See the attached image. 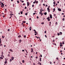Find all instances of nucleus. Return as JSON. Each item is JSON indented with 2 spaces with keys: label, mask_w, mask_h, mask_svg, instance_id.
Instances as JSON below:
<instances>
[{
  "label": "nucleus",
  "mask_w": 65,
  "mask_h": 65,
  "mask_svg": "<svg viewBox=\"0 0 65 65\" xmlns=\"http://www.w3.org/2000/svg\"><path fill=\"white\" fill-rule=\"evenodd\" d=\"M58 10H59V11H61V9H60L59 8H58Z\"/></svg>",
  "instance_id": "2"
},
{
  "label": "nucleus",
  "mask_w": 65,
  "mask_h": 65,
  "mask_svg": "<svg viewBox=\"0 0 65 65\" xmlns=\"http://www.w3.org/2000/svg\"><path fill=\"white\" fill-rule=\"evenodd\" d=\"M27 6H29V3H27Z\"/></svg>",
  "instance_id": "20"
},
{
  "label": "nucleus",
  "mask_w": 65,
  "mask_h": 65,
  "mask_svg": "<svg viewBox=\"0 0 65 65\" xmlns=\"http://www.w3.org/2000/svg\"><path fill=\"white\" fill-rule=\"evenodd\" d=\"M44 14L45 15H46L47 13H46V12H45V13H44Z\"/></svg>",
  "instance_id": "6"
},
{
  "label": "nucleus",
  "mask_w": 65,
  "mask_h": 65,
  "mask_svg": "<svg viewBox=\"0 0 65 65\" xmlns=\"http://www.w3.org/2000/svg\"><path fill=\"white\" fill-rule=\"evenodd\" d=\"M41 24H42V25H43L44 24V22H43L42 23H41Z\"/></svg>",
  "instance_id": "31"
},
{
  "label": "nucleus",
  "mask_w": 65,
  "mask_h": 65,
  "mask_svg": "<svg viewBox=\"0 0 65 65\" xmlns=\"http://www.w3.org/2000/svg\"><path fill=\"white\" fill-rule=\"evenodd\" d=\"M38 3V1H36L35 2L36 3Z\"/></svg>",
  "instance_id": "17"
},
{
  "label": "nucleus",
  "mask_w": 65,
  "mask_h": 65,
  "mask_svg": "<svg viewBox=\"0 0 65 65\" xmlns=\"http://www.w3.org/2000/svg\"><path fill=\"white\" fill-rule=\"evenodd\" d=\"M41 16H42V15H43V13H41Z\"/></svg>",
  "instance_id": "30"
},
{
  "label": "nucleus",
  "mask_w": 65,
  "mask_h": 65,
  "mask_svg": "<svg viewBox=\"0 0 65 65\" xmlns=\"http://www.w3.org/2000/svg\"><path fill=\"white\" fill-rule=\"evenodd\" d=\"M50 18H47V20H48V21H50Z\"/></svg>",
  "instance_id": "7"
},
{
  "label": "nucleus",
  "mask_w": 65,
  "mask_h": 65,
  "mask_svg": "<svg viewBox=\"0 0 65 65\" xmlns=\"http://www.w3.org/2000/svg\"><path fill=\"white\" fill-rule=\"evenodd\" d=\"M22 52H24L25 51L24 50H22Z\"/></svg>",
  "instance_id": "49"
},
{
  "label": "nucleus",
  "mask_w": 65,
  "mask_h": 65,
  "mask_svg": "<svg viewBox=\"0 0 65 65\" xmlns=\"http://www.w3.org/2000/svg\"><path fill=\"white\" fill-rule=\"evenodd\" d=\"M2 55H3V52H2Z\"/></svg>",
  "instance_id": "47"
},
{
  "label": "nucleus",
  "mask_w": 65,
  "mask_h": 65,
  "mask_svg": "<svg viewBox=\"0 0 65 65\" xmlns=\"http://www.w3.org/2000/svg\"><path fill=\"white\" fill-rule=\"evenodd\" d=\"M60 52L62 53V51L61 50L60 51Z\"/></svg>",
  "instance_id": "46"
},
{
  "label": "nucleus",
  "mask_w": 65,
  "mask_h": 65,
  "mask_svg": "<svg viewBox=\"0 0 65 65\" xmlns=\"http://www.w3.org/2000/svg\"><path fill=\"white\" fill-rule=\"evenodd\" d=\"M23 11H21V14H23Z\"/></svg>",
  "instance_id": "12"
},
{
  "label": "nucleus",
  "mask_w": 65,
  "mask_h": 65,
  "mask_svg": "<svg viewBox=\"0 0 65 65\" xmlns=\"http://www.w3.org/2000/svg\"><path fill=\"white\" fill-rule=\"evenodd\" d=\"M5 64H7V61H5Z\"/></svg>",
  "instance_id": "16"
},
{
  "label": "nucleus",
  "mask_w": 65,
  "mask_h": 65,
  "mask_svg": "<svg viewBox=\"0 0 65 65\" xmlns=\"http://www.w3.org/2000/svg\"><path fill=\"white\" fill-rule=\"evenodd\" d=\"M1 4H2V5L1 6V7H3V6H4V4H3V3H1Z\"/></svg>",
  "instance_id": "1"
},
{
  "label": "nucleus",
  "mask_w": 65,
  "mask_h": 65,
  "mask_svg": "<svg viewBox=\"0 0 65 65\" xmlns=\"http://www.w3.org/2000/svg\"><path fill=\"white\" fill-rule=\"evenodd\" d=\"M34 5H32V7H34Z\"/></svg>",
  "instance_id": "44"
},
{
  "label": "nucleus",
  "mask_w": 65,
  "mask_h": 65,
  "mask_svg": "<svg viewBox=\"0 0 65 65\" xmlns=\"http://www.w3.org/2000/svg\"><path fill=\"white\" fill-rule=\"evenodd\" d=\"M43 6H45V4H43Z\"/></svg>",
  "instance_id": "53"
},
{
  "label": "nucleus",
  "mask_w": 65,
  "mask_h": 65,
  "mask_svg": "<svg viewBox=\"0 0 65 65\" xmlns=\"http://www.w3.org/2000/svg\"><path fill=\"white\" fill-rule=\"evenodd\" d=\"M53 4H56V3H55V2H53Z\"/></svg>",
  "instance_id": "24"
},
{
  "label": "nucleus",
  "mask_w": 65,
  "mask_h": 65,
  "mask_svg": "<svg viewBox=\"0 0 65 65\" xmlns=\"http://www.w3.org/2000/svg\"><path fill=\"white\" fill-rule=\"evenodd\" d=\"M45 36L46 38H47V36H46V35H45Z\"/></svg>",
  "instance_id": "38"
},
{
  "label": "nucleus",
  "mask_w": 65,
  "mask_h": 65,
  "mask_svg": "<svg viewBox=\"0 0 65 65\" xmlns=\"http://www.w3.org/2000/svg\"><path fill=\"white\" fill-rule=\"evenodd\" d=\"M27 14H28L27 13H25V15H27Z\"/></svg>",
  "instance_id": "33"
},
{
  "label": "nucleus",
  "mask_w": 65,
  "mask_h": 65,
  "mask_svg": "<svg viewBox=\"0 0 65 65\" xmlns=\"http://www.w3.org/2000/svg\"><path fill=\"white\" fill-rule=\"evenodd\" d=\"M29 20H31V18H30V19H29Z\"/></svg>",
  "instance_id": "52"
},
{
  "label": "nucleus",
  "mask_w": 65,
  "mask_h": 65,
  "mask_svg": "<svg viewBox=\"0 0 65 65\" xmlns=\"http://www.w3.org/2000/svg\"><path fill=\"white\" fill-rule=\"evenodd\" d=\"M2 38H4V36H2Z\"/></svg>",
  "instance_id": "19"
},
{
  "label": "nucleus",
  "mask_w": 65,
  "mask_h": 65,
  "mask_svg": "<svg viewBox=\"0 0 65 65\" xmlns=\"http://www.w3.org/2000/svg\"><path fill=\"white\" fill-rule=\"evenodd\" d=\"M31 29H32V28H30L29 30L30 31H31Z\"/></svg>",
  "instance_id": "45"
},
{
  "label": "nucleus",
  "mask_w": 65,
  "mask_h": 65,
  "mask_svg": "<svg viewBox=\"0 0 65 65\" xmlns=\"http://www.w3.org/2000/svg\"><path fill=\"white\" fill-rule=\"evenodd\" d=\"M35 13H33V14H34H34H35Z\"/></svg>",
  "instance_id": "51"
},
{
  "label": "nucleus",
  "mask_w": 65,
  "mask_h": 65,
  "mask_svg": "<svg viewBox=\"0 0 65 65\" xmlns=\"http://www.w3.org/2000/svg\"><path fill=\"white\" fill-rule=\"evenodd\" d=\"M24 38H26V35L24 36Z\"/></svg>",
  "instance_id": "14"
},
{
  "label": "nucleus",
  "mask_w": 65,
  "mask_h": 65,
  "mask_svg": "<svg viewBox=\"0 0 65 65\" xmlns=\"http://www.w3.org/2000/svg\"><path fill=\"white\" fill-rule=\"evenodd\" d=\"M55 24L56 25H58V22H56Z\"/></svg>",
  "instance_id": "28"
},
{
  "label": "nucleus",
  "mask_w": 65,
  "mask_h": 65,
  "mask_svg": "<svg viewBox=\"0 0 65 65\" xmlns=\"http://www.w3.org/2000/svg\"><path fill=\"white\" fill-rule=\"evenodd\" d=\"M62 44H64V42H63V43H62Z\"/></svg>",
  "instance_id": "50"
},
{
  "label": "nucleus",
  "mask_w": 65,
  "mask_h": 65,
  "mask_svg": "<svg viewBox=\"0 0 65 65\" xmlns=\"http://www.w3.org/2000/svg\"><path fill=\"white\" fill-rule=\"evenodd\" d=\"M61 55H63V53H61Z\"/></svg>",
  "instance_id": "63"
},
{
  "label": "nucleus",
  "mask_w": 65,
  "mask_h": 65,
  "mask_svg": "<svg viewBox=\"0 0 65 65\" xmlns=\"http://www.w3.org/2000/svg\"><path fill=\"white\" fill-rule=\"evenodd\" d=\"M12 14L11 13L10 14L11 16H12Z\"/></svg>",
  "instance_id": "48"
},
{
  "label": "nucleus",
  "mask_w": 65,
  "mask_h": 65,
  "mask_svg": "<svg viewBox=\"0 0 65 65\" xmlns=\"http://www.w3.org/2000/svg\"><path fill=\"white\" fill-rule=\"evenodd\" d=\"M11 58L12 59V60H13V59H14V58L13 57H12Z\"/></svg>",
  "instance_id": "4"
},
{
  "label": "nucleus",
  "mask_w": 65,
  "mask_h": 65,
  "mask_svg": "<svg viewBox=\"0 0 65 65\" xmlns=\"http://www.w3.org/2000/svg\"><path fill=\"white\" fill-rule=\"evenodd\" d=\"M62 15H63V14H64V13H62Z\"/></svg>",
  "instance_id": "64"
},
{
  "label": "nucleus",
  "mask_w": 65,
  "mask_h": 65,
  "mask_svg": "<svg viewBox=\"0 0 65 65\" xmlns=\"http://www.w3.org/2000/svg\"><path fill=\"white\" fill-rule=\"evenodd\" d=\"M39 64H40V65H41V63H39Z\"/></svg>",
  "instance_id": "42"
},
{
  "label": "nucleus",
  "mask_w": 65,
  "mask_h": 65,
  "mask_svg": "<svg viewBox=\"0 0 65 65\" xmlns=\"http://www.w3.org/2000/svg\"><path fill=\"white\" fill-rule=\"evenodd\" d=\"M40 62H41V58H40Z\"/></svg>",
  "instance_id": "13"
},
{
  "label": "nucleus",
  "mask_w": 65,
  "mask_h": 65,
  "mask_svg": "<svg viewBox=\"0 0 65 65\" xmlns=\"http://www.w3.org/2000/svg\"><path fill=\"white\" fill-rule=\"evenodd\" d=\"M62 43H60V46H62Z\"/></svg>",
  "instance_id": "5"
},
{
  "label": "nucleus",
  "mask_w": 65,
  "mask_h": 65,
  "mask_svg": "<svg viewBox=\"0 0 65 65\" xmlns=\"http://www.w3.org/2000/svg\"><path fill=\"white\" fill-rule=\"evenodd\" d=\"M65 20V18H63V19H62V21H64Z\"/></svg>",
  "instance_id": "26"
},
{
  "label": "nucleus",
  "mask_w": 65,
  "mask_h": 65,
  "mask_svg": "<svg viewBox=\"0 0 65 65\" xmlns=\"http://www.w3.org/2000/svg\"><path fill=\"white\" fill-rule=\"evenodd\" d=\"M33 65H35V64L34 63L33 64Z\"/></svg>",
  "instance_id": "62"
},
{
  "label": "nucleus",
  "mask_w": 65,
  "mask_h": 65,
  "mask_svg": "<svg viewBox=\"0 0 65 65\" xmlns=\"http://www.w3.org/2000/svg\"><path fill=\"white\" fill-rule=\"evenodd\" d=\"M36 1L35 0V2H33L34 4H35V2Z\"/></svg>",
  "instance_id": "18"
},
{
  "label": "nucleus",
  "mask_w": 65,
  "mask_h": 65,
  "mask_svg": "<svg viewBox=\"0 0 65 65\" xmlns=\"http://www.w3.org/2000/svg\"><path fill=\"white\" fill-rule=\"evenodd\" d=\"M42 10V8H41V10H40L41 13H42V10Z\"/></svg>",
  "instance_id": "36"
},
{
  "label": "nucleus",
  "mask_w": 65,
  "mask_h": 65,
  "mask_svg": "<svg viewBox=\"0 0 65 65\" xmlns=\"http://www.w3.org/2000/svg\"><path fill=\"white\" fill-rule=\"evenodd\" d=\"M5 11H7L6 9H5Z\"/></svg>",
  "instance_id": "61"
},
{
  "label": "nucleus",
  "mask_w": 65,
  "mask_h": 65,
  "mask_svg": "<svg viewBox=\"0 0 65 65\" xmlns=\"http://www.w3.org/2000/svg\"><path fill=\"white\" fill-rule=\"evenodd\" d=\"M37 19H39V17H38V16H37Z\"/></svg>",
  "instance_id": "37"
},
{
  "label": "nucleus",
  "mask_w": 65,
  "mask_h": 65,
  "mask_svg": "<svg viewBox=\"0 0 65 65\" xmlns=\"http://www.w3.org/2000/svg\"><path fill=\"white\" fill-rule=\"evenodd\" d=\"M21 37V35H19V36H18V37H19V38H20Z\"/></svg>",
  "instance_id": "15"
},
{
  "label": "nucleus",
  "mask_w": 65,
  "mask_h": 65,
  "mask_svg": "<svg viewBox=\"0 0 65 65\" xmlns=\"http://www.w3.org/2000/svg\"><path fill=\"white\" fill-rule=\"evenodd\" d=\"M57 35L58 36H59V35H60V34L58 33Z\"/></svg>",
  "instance_id": "29"
},
{
  "label": "nucleus",
  "mask_w": 65,
  "mask_h": 65,
  "mask_svg": "<svg viewBox=\"0 0 65 65\" xmlns=\"http://www.w3.org/2000/svg\"><path fill=\"white\" fill-rule=\"evenodd\" d=\"M25 9H27V7H25Z\"/></svg>",
  "instance_id": "39"
},
{
  "label": "nucleus",
  "mask_w": 65,
  "mask_h": 65,
  "mask_svg": "<svg viewBox=\"0 0 65 65\" xmlns=\"http://www.w3.org/2000/svg\"><path fill=\"white\" fill-rule=\"evenodd\" d=\"M56 59H57V60H58V58H56Z\"/></svg>",
  "instance_id": "54"
},
{
  "label": "nucleus",
  "mask_w": 65,
  "mask_h": 65,
  "mask_svg": "<svg viewBox=\"0 0 65 65\" xmlns=\"http://www.w3.org/2000/svg\"><path fill=\"white\" fill-rule=\"evenodd\" d=\"M55 8L53 9V12H54L55 11Z\"/></svg>",
  "instance_id": "10"
},
{
  "label": "nucleus",
  "mask_w": 65,
  "mask_h": 65,
  "mask_svg": "<svg viewBox=\"0 0 65 65\" xmlns=\"http://www.w3.org/2000/svg\"><path fill=\"white\" fill-rule=\"evenodd\" d=\"M1 57H3V58L4 57V56H3V55H1Z\"/></svg>",
  "instance_id": "34"
},
{
  "label": "nucleus",
  "mask_w": 65,
  "mask_h": 65,
  "mask_svg": "<svg viewBox=\"0 0 65 65\" xmlns=\"http://www.w3.org/2000/svg\"><path fill=\"white\" fill-rule=\"evenodd\" d=\"M24 62H25V61H24V60H23L22 63H24Z\"/></svg>",
  "instance_id": "27"
},
{
  "label": "nucleus",
  "mask_w": 65,
  "mask_h": 65,
  "mask_svg": "<svg viewBox=\"0 0 65 65\" xmlns=\"http://www.w3.org/2000/svg\"><path fill=\"white\" fill-rule=\"evenodd\" d=\"M36 59H37V58H38V57H36Z\"/></svg>",
  "instance_id": "57"
},
{
  "label": "nucleus",
  "mask_w": 65,
  "mask_h": 65,
  "mask_svg": "<svg viewBox=\"0 0 65 65\" xmlns=\"http://www.w3.org/2000/svg\"><path fill=\"white\" fill-rule=\"evenodd\" d=\"M33 48H32L31 49V51H32V52H33Z\"/></svg>",
  "instance_id": "32"
},
{
  "label": "nucleus",
  "mask_w": 65,
  "mask_h": 65,
  "mask_svg": "<svg viewBox=\"0 0 65 65\" xmlns=\"http://www.w3.org/2000/svg\"><path fill=\"white\" fill-rule=\"evenodd\" d=\"M19 42L20 43H21V42H22V40H19Z\"/></svg>",
  "instance_id": "9"
},
{
  "label": "nucleus",
  "mask_w": 65,
  "mask_h": 65,
  "mask_svg": "<svg viewBox=\"0 0 65 65\" xmlns=\"http://www.w3.org/2000/svg\"><path fill=\"white\" fill-rule=\"evenodd\" d=\"M10 30V29H8V31H9Z\"/></svg>",
  "instance_id": "43"
},
{
  "label": "nucleus",
  "mask_w": 65,
  "mask_h": 65,
  "mask_svg": "<svg viewBox=\"0 0 65 65\" xmlns=\"http://www.w3.org/2000/svg\"><path fill=\"white\" fill-rule=\"evenodd\" d=\"M41 57H42V55L41 54Z\"/></svg>",
  "instance_id": "60"
},
{
  "label": "nucleus",
  "mask_w": 65,
  "mask_h": 65,
  "mask_svg": "<svg viewBox=\"0 0 65 65\" xmlns=\"http://www.w3.org/2000/svg\"><path fill=\"white\" fill-rule=\"evenodd\" d=\"M24 2V1H22V3H23V2Z\"/></svg>",
  "instance_id": "59"
},
{
  "label": "nucleus",
  "mask_w": 65,
  "mask_h": 65,
  "mask_svg": "<svg viewBox=\"0 0 65 65\" xmlns=\"http://www.w3.org/2000/svg\"><path fill=\"white\" fill-rule=\"evenodd\" d=\"M1 59H3V58L2 57H0Z\"/></svg>",
  "instance_id": "23"
},
{
  "label": "nucleus",
  "mask_w": 65,
  "mask_h": 65,
  "mask_svg": "<svg viewBox=\"0 0 65 65\" xmlns=\"http://www.w3.org/2000/svg\"><path fill=\"white\" fill-rule=\"evenodd\" d=\"M35 33H37V32H36V31H35Z\"/></svg>",
  "instance_id": "55"
},
{
  "label": "nucleus",
  "mask_w": 65,
  "mask_h": 65,
  "mask_svg": "<svg viewBox=\"0 0 65 65\" xmlns=\"http://www.w3.org/2000/svg\"><path fill=\"white\" fill-rule=\"evenodd\" d=\"M57 3H59V1L57 2Z\"/></svg>",
  "instance_id": "58"
},
{
  "label": "nucleus",
  "mask_w": 65,
  "mask_h": 65,
  "mask_svg": "<svg viewBox=\"0 0 65 65\" xmlns=\"http://www.w3.org/2000/svg\"><path fill=\"white\" fill-rule=\"evenodd\" d=\"M9 51H10V52H13V51L11 49H10L9 50Z\"/></svg>",
  "instance_id": "8"
},
{
  "label": "nucleus",
  "mask_w": 65,
  "mask_h": 65,
  "mask_svg": "<svg viewBox=\"0 0 65 65\" xmlns=\"http://www.w3.org/2000/svg\"><path fill=\"white\" fill-rule=\"evenodd\" d=\"M17 2L18 3H19V1H17Z\"/></svg>",
  "instance_id": "35"
},
{
  "label": "nucleus",
  "mask_w": 65,
  "mask_h": 65,
  "mask_svg": "<svg viewBox=\"0 0 65 65\" xmlns=\"http://www.w3.org/2000/svg\"><path fill=\"white\" fill-rule=\"evenodd\" d=\"M59 33L60 34V35H62V32H59Z\"/></svg>",
  "instance_id": "11"
},
{
  "label": "nucleus",
  "mask_w": 65,
  "mask_h": 65,
  "mask_svg": "<svg viewBox=\"0 0 65 65\" xmlns=\"http://www.w3.org/2000/svg\"><path fill=\"white\" fill-rule=\"evenodd\" d=\"M46 31H45V32H44L45 33H46Z\"/></svg>",
  "instance_id": "40"
},
{
  "label": "nucleus",
  "mask_w": 65,
  "mask_h": 65,
  "mask_svg": "<svg viewBox=\"0 0 65 65\" xmlns=\"http://www.w3.org/2000/svg\"><path fill=\"white\" fill-rule=\"evenodd\" d=\"M12 60H11V59H10V62H11L12 61Z\"/></svg>",
  "instance_id": "22"
},
{
  "label": "nucleus",
  "mask_w": 65,
  "mask_h": 65,
  "mask_svg": "<svg viewBox=\"0 0 65 65\" xmlns=\"http://www.w3.org/2000/svg\"><path fill=\"white\" fill-rule=\"evenodd\" d=\"M50 19H52V16L51 14L50 15Z\"/></svg>",
  "instance_id": "3"
},
{
  "label": "nucleus",
  "mask_w": 65,
  "mask_h": 65,
  "mask_svg": "<svg viewBox=\"0 0 65 65\" xmlns=\"http://www.w3.org/2000/svg\"><path fill=\"white\" fill-rule=\"evenodd\" d=\"M47 9L48 11L49 10V7H48L47 8Z\"/></svg>",
  "instance_id": "25"
},
{
  "label": "nucleus",
  "mask_w": 65,
  "mask_h": 65,
  "mask_svg": "<svg viewBox=\"0 0 65 65\" xmlns=\"http://www.w3.org/2000/svg\"><path fill=\"white\" fill-rule=\"evenodd\" d=\"M0 46H2V44H0Z\"/></svg>",
  "instance_id": "41"
},
{
  "label": "nucleus",
  "mask_w": 65,
  "mask_h": 65,
  "mask_svg": "<svg viewBox=\"0 0 65 65\" xmlns=\"http://www.w3.org/2000/svg\"><path fill=\"white\" fill-rule=\"evenodd\" d=\"M23 23H26V21H23Z\"/></svg>",
  "instance_id": "21"
},
{
  "label": "nucleus",
  "mask_w": 65,
  "mask_h": 65,
  "mask_svg": "<svg viewBox=\"0 0 65 65\" xmlns=\"http://www.w3.org/2000/svg\"><path fill=\"white\" fill-rule=\"evenodd\" d=\"M46 6H47V5H46L45 6V7H46Z\"/></svg>",
  "instance_id": "56"
}]
</instances>
